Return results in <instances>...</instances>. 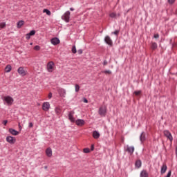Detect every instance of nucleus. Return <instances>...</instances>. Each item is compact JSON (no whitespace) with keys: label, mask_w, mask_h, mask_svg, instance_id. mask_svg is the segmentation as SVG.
Returning a JSON list of instances; mask_svg holds the SVG:
<instances>
[{"label":"nucleus","mask_w":177,"mask_h":177,"mask_svg":"<svg viewBox=\"0 0 177 177\" xmlns=\"http://www.w3.org/2000/svg\"><path fill=\"white\" fill-rule=\"evenodd\" d=\"M176 157H177V147L176 148Z\"/></svg>","instance_id":"3c124183"},{"label":"nucleus","mask_w":177,"mask_h":177,"mask_svg":"<svg viewBox=\"0 0 177 177\" xmlns=\"http://www.w3.org/2000/svg\"><path fill=\"white\" fill-rule=\"evenodd\" d=\"M164 135L165 136H166V138H167V139H169V140H170V142H172L174 140V137H172V134L171 133V132H169V131L165 130Z\"/></svg>","instance_id":"20e7f679"},{"label":"nucleus","mask_w":177,"mask_h":177,"mask_svg":"<svg viewBox=\"0 0 177 177\" xmlns=\"http://www.w3.org/2000/svg\"><path fill=\"white\" fill-rule=\"evenodd\" d=\"M43 13H46L48 16H50V15L52 14L48 9H44L43 10Z\"/></svg>","instance_id":"393cba45"},{"label":"nucleus","mask_w":177,"mask_h":177,"mask_svg":"<svg viewBox=\"0 0 177 177\" xmlns=\"http://www.w3.org/2000/svg\"><path fill=\"white\" fill-rule=\"evenodd\" d=\"M145 140H146V133H145V131H142L140 135V141L141 142V144H143Z\"/></svg>","instance_id":"9b49d317"},{"label":"nucleus","mask_w":177,"mask_h":177,"mask_svg":"<svg viewBox=\"0 0 177 177\" xmlns=\"http://www.w3.org/2000/svg\"><path fill=\"white\" fill-rule=\"evenodd\" d=\"M158 47V46L157 45V43L153 42L151 44V49H153V50H155V49H157Z\"/></svg>","instance_id":"b1692460"},{"label":"nucleus","mask_w":177,"mask_h":177,"mask_svg":"<svg viewBox=\"0 0 177 177\" xmlns=\"http://www.w3.org/2000/svg\"><path fill=\"white\" fill-rule=\"evenodd\" d=\"M46 154L47 157H52V149L50 148H47L46 150Z\"/></svg>","instance_id":"6ab92c4d"},{"label":"nucleus","mask_w":177,"mask_h":177,"mask_svg":"<svg viewBox=\"0 0 177 177\" xmlns=\"http://www.w3.org/2000/svg\"><path fill=\"white\" fill-rule=\"evenodd\" d=\"M57 92L61 97H66V90L64 88H58Z\"/></svg>","instance_id":"1a4fd4ad"},{"label":"nucleus","mask_w":177,"mask_h":177,"mask_svg":"<svg viewBox=\"0 0 177 177\" xmlns=\"http://www.w3.org/2000/svg\"><path fill=\"white\" fill-rule=\"evenodd\" d=\"M3 124H4V125H6V124H8V120H4Z\"/></svg>","instance_id":"09e8293b"},{"label":"nucleus","mask_w":177,"mask_h":177,"mask_svg":"<svg viewBox=\"0 0 177 177\" xmlns=\"http://www.w3.org/2000/svg\"><path fill=\"white\" fill-rule=\"evenodd\" d=\"M45 169H48V166L44 167Z\"/></svg>","instance_id":"603ef678"},{"label":"nucleus","mask_w":177,"mask_h":177,"mask_svg":"<svg viewBox=\"0 0 177 177\" xmlns=\"http://www.w3.org/2000/svg\"><path fill=\"white\" fill-rule=\"evenodd\" d=\"M32 127H34L32 122L29 123V128H32Z\"/></svg>","instance_id":"79ce46f5"},{"label":"nucleus","mask_w":177,"mask_h":177,"mask_svg":"<svg viewBox=\"0 0 177 177\" xmlns=\"http://www.w3.org/2000/svg\"><path fill=\"white\" fill-rule=\"evenodd\" d=\"M48 97V99H52V93H49Z\"/></svg>","instance_id":"a19ab883"},{"label":"nucleus","mask_w":177,"mask_h":177,"mask_svg":"<svg viewBox=\"0 0 177 177\" xmlns=\"http://www.w3.org/2000/svg\"><path fill=\"white\" fill-rule=\"evenodd\" d=\"M2 100L4 104H6L7 106H12V104H13V102H15V100L13 99V97L9 95L3 96L2 97Z\"/></svg>","instance_id":"f257e3e1"},{"label":"nucleus","mask_w":177,"mask_h":177,"mask_svg":"<svg viewBox=\"0 0 177 177\" xmlns=\"http://www.w3.org/2000/svg\"><path fill=\"white\" fill-rule=\"evenodd\" d=\"M18 74L19 75H21L22 77H25V75H27V71L24 69V67H19L17 70Z\"/></svg>","instance_id":"7ed1b4c3"},{"label":"nucleus","mask_w":177,"mask_h":177,"mask_svg":"<svg viewBox=\"0 0 177 177\" xmlns=\"http://www.w3.org/2000/svg\"><path fill=\"white\" fill-rule=\"evenodd\" d=\"M140 177H149V173L146 170H142L140 174Z\"/></svg>","instance_id":"f3484780"},{"label":"nucleus","mask_w":177,"mask_h":177,"mask_svg":"<svg viewBox=\"0 0 177 177\" xmlns=\"http://www.w3.org/2000/svg\"><path fill=\"white\" fill-rule=\"evenodd\" d=\"M5 71H6V73H10V71H12V66L7 65L5 68Z\"/></svg>","instance_id":"5701e85b"},{"label":"nucleus","mask_w":177,"mask_h":177,"mask_svg":"<svg viewBox=\"0 0 177 177\" xmlns=\"http://www.w3.org/2000/svg\"><path fill=\"white\" fill-rule=\"evenodd\" d=\"M135 166L136 168H140V167H142V161L140 160H136Z\"/></svg>","instance_id":"412c9836"},{"label":"nucleus","mask_w":177,"mask_h":177,"mask_svg":"<svg viewBox=\"0 0 177 177\" xmlns=\"http://www.w3.org/2000/svg\"><path fill=\"white\" fill-rule=\"evenodd\" d=\"M93 138H94V139H99V138H100V133H99V132L97 131H93Z\"/></svg>","instance_id":"a211bd4d"},{"label":"nucleus","mask_w":177,"mask_h":177,"mask_svg":"<svg viewBox=\"0 0 177 177\" xmlns=\"http://www.w3.org/2000/svg\"><path fill=\"white\" fill-rule=\"evenodd\" d=\"M77 53H78L79 55H82V50H77Z\"/></svg>","instance_id":"ea45409f"},{"label":"nucleus","mask_w":177,"mask_h":177,"mask_svg":"<svg viewBox=\"0 0 177 177\" xmlns=\"http://www.w3.org/2000/svg\"><path fill=\"white\" fill-rule=\"evenodd\" d=\"M49 109H50V104H49V102H44L42 105V109L44 110V111H48Z\"/></svg>","instance_id":"0eeeda50"},{"label":"nucleus","mask_w":177,"mask_h":177,"mask_svg":"<svg viewBox=\"0 0 177 177\" xmlns=\"http://www.w3.org/2000/svg\"><path fill=\"white\" fill-rule=\"evenodd\" d=\"M17 28H21V27H23V26H24V21H19L17 23Z\"/></svg>","instance_id":"4be33fe9"},{"label":"nucleus","mask_w":177,"mask_h":177,"mask_svg":"<svg viewBox=\"0 0 177 177\" xmlns=\"http://www.w3.org/2000/svg\"><path fill=\"white\" fill-rule=\"evenodd\" d=\"M6 140L7 142H8V143H10V145H13L16 142V138L15 137H12V136H8L6 138Z\"/></svg>","instance_id":"6e6552de"},{"label":"nucleus","mask_w":177,"mask_h":177,"mask_svg":"<svg viewBox=\"0 0 177 177\" xmlns=\"http://www.w3.org/2000/svg\"><path fill=\"white\" fill-rule=\"evenodd\" d=\"M91 149L92 151H93V150L95 149V146L93 145H91Z\"/></svg>","instance_id":"a18cd8bd"},{"label":"nucleus","mask_w":177,"mask_h":177,"mask_svg":"<svg viewBox=\"0 0 177 177\" xmlns=\"http://www.w3.org/2000/svg\"><path fill=\"white\" fill-rule=\"evenodd\" d=\"M35 50H39L41 49V47L39 46H35L34 47Z\"/></svg>","instance_id":"72a5a7b5"},{"label":"nucleus","mask_w":177,"mask_h":177,"mask_svg":"<svg viewBox=\"0 0 177 177\" xmlns=\"http://www.w3.org/2000/svg\"><path fill=\"white\" fill-rule=\"evenodd\" d=\"M119 32H120V30H115L113 32H112V34H114L115 35H118Z\"/></svg>","instance_id":"4c0bfd02"},{"label":"nucleus","mask_w":177,"mask_h":177,"mask_svg":"<svg viewBox=\"0 0 177 177\" xmlns=\"http://www.w3.org/2000/svg\"><path fill=\"white\" fill-rule=\"evenodd\" d=\"M75 124L78 127H83V125H85V120H84L82 119H78V120H75Z\"/></svg>","instance_id":"9d476101"},{"label":"nucleus","mask_w":177,"mask_h":177,"mask_svg":"<svg viewBox=\"0 0 177 177\" xmlns=\"http://www.w3.org/2000/svg\"><path fill=\"white\" fill-rule=\"evenodd\" d=\"M117 16V15L114 12L111 13V17H115Z\"/></svg>","instance_id":"37998d69"},{"label":"nucleus","mask_w":177,"mask_h":177,"mask_svg":"<svg viewBox=\"0 0 177 177\" xmlns=\"http://www.w3.org/2000/svg\"><path fill=\"white\" fill-rule=\"evenodd\" d=\"M84 153H91V149L89 148H85L83 149Z\"/></svg>","instance_id":"7c9ffc66"},{"label":"nucleus","mask_w":177,"mask_h":177,"mask_svg":"<svg viewBox=\"0 0 177 177\" xmlns=\"http://www.w3.org/2000/svg\"><path fill=\"white\" fill-rule=\"evenodd\" d=\"M6 27V24L5 22L0 23V28H5Z\"/></svg>","instance_id":"bb28decb"},{"label":"nucleus","mask_w":177,"mask_h":177,"mask_svg":"<svg viewBox=\"0 0 177 177\" xmlns=\"http://www.w3.org/2000/svg\"><path fill=\"white\" fill-rule=\"evenodd\" d=\"M102 73H104V74H111V71H102Z\"/></svg>","instance_id":"c9c22d12"},{"label":"nucleus","mask_w":177,"mask_h":177,"mask_svg":"<svg viewBox=\"0 0 177 177\" xmlns=\"http://www.w3.org/2000/svg\"><path fill=\"white\" fill-rule=\"evenodd\" d=\"M30 37H31L30 35L28 33L26 36V39H30Z\"/></svg>","instance_id":"58836bf2"},{"label":"nucleus","mask_w":177,"mask_h":177,"mask_svg":"<svg viewBox=\"0 0 177 177\" xmlns=\"http://www.w3.org/2000/svg\"><path fill=\"white\" fill-rule=\"evenodd\" d=\"M83 102L84 103H88V100L86 98H84Z\"/></svg>","instance_id":"c03bdc74"},{"label":"nucleus","mask_w":177,"mask_h":177,"mask_svg":"<svg viewBox=\"0 0 177 177\" xmlns=\"http://www.w3.org/2000/svg\"><path fill=\"white\" fill-rule=\"evenodd\" d=\"M50 42L53 45H59V44H60V40L57 37H54L51 39Z\"/></svg>","instance_id":"f8f14e48"},{"label":"nucleus","mask_w":177,"mask_h":177,"mask_svg":"<svg viewBox=\"0 0 177 177\" xmlns=\"http://www.w3.org/2000/svg\"><path fill=\"white\" fill-rule=\"evenodd\" d=\"M75 92H80V85L75 84Z\"/></svg>","instance_id":"cd10ccee"},{"label":"nucleus","mask_w":177,"mask_h":177,"mask_svg":"<svg viewBox=\"0 0 177 177\" xmlns=\"http://www.w3.org/2000/svg\"><path fill=\"white\" fill-rule=\"evenodd\" d=\"M9 132L10 133H11V135H13L14 136H17V135H19V131L13 129H9Z\"/></svg>","instance_id":"dca6fc26"},{"label":"nucleus","mask_w":177,"mask_h":177,"mask_svg":"<svg viewBox=\"0 0 177 177\" xmlns=\"http://www.w3.org/2000/svg\"><path fill=\"white\" fill-rule=\"evenodd\" d=\"M28 34L30 35V36L35 35V30H31Z\"/></svg>","instance_id":"f704fd0d"},{"label":"nucleus","mask_w":177,"mask_h":177,"mask_svg":"<svg viewBox=\"0 0 177 177\" xmlns=\"http://www.w3.org/2000/svg\"><path fill=\"white\" fill-rule=\"evenodd\" d=\"M126 151H128L129 154H133V152L135 151V147L133 146L129 147L127 145Z\"/></svg>","instance_id":"ddd939ff"},{"label":"nucleus","mask_w":177,"mask_h":177,"mask_svg":"<svg viewBox=\"0 0 177 177\" xmlns=\"http://www.w3.org/2000/svg\"><path fill=\"white\" fill-rule=\"evenodd\" d=\"M55 111L56 114H57V115H59V114H60L62 110L60 109V108H55Z\"/></svg>","instance_id":"a878e982"},{"label":"nucleus","mask_w":177,"mask_h":177,"mask_svg":"<svg viewBox=\"0 0 177 177\" xmlns=\"http://www.w3.org/2000/svg\"><path fill=\"white\" fill-rule=\"evenodd\" d=\"M175 1L176 0H167V2L169 5H174V3H175Z\"/></svg>","instance_id":"c85d7f7f"},{"label":"nucleus","mask_w":177,"mask_h":177,"mask_svg":"<svg viewBox=\"0 0 177 177\" xmlns=\"http://www.w3.org/2000/svg\"><path fill=\"white\" fill-rule=\"evenodd\" d=\"M167 169H168V167H167V165L165 164H163L161 166V169H160L161 175H164V174H165V172H167Z\"/></svg>","instance_id":"4468645a"},{"label":"nucleus","mask_w":177,"mask_h":177,"mask_svg":"<svg viewBox=\"0 0 177 177\" xmlns=\"http://www.w3.org/2000/svg\"><path fill=\"white\" fill-rule=\"evenodd\" d=\"M153 38H155V39H158V38H160V35H158V34H155L154 35H153Z\"/></svg>","instance_id":"e433bc0d"},{"label":"nucleus","mask_w":177,"mask_h":177,"mask_svg":"<svg viewBox=\"0 0 177 177\" xmlns=\"http://www.w3.org/2000/svg\"><path fill=\"white\" fill-rule=\"evenodd\" d=\"M104 41H105L106 44H107L108 45H111V39L110 38L109 36H106L104 38Z\"/></svg>","instance_id":"aec40b11"},{"label":"nucleus","mask_w":177,"mask_h":177,"mask_svg":"<svg viewBox=\"0 0 177 177\" xmlns=\"http://www.w3.org/2000/svg\"><path fill=\"white\" fill-rule=\"evenodd\" d=\"M106 64H107V61H104L103 65H104V66H106Z\"/></svg>","instance_id":"de8ad7c7"},{"label":"nucleus","mask_w":177,"mask_h":177,"mask_svg":"<svg viewBox=\"0 0 177 177\" xmlns=\"http://www.w3.org/2000/svg\"><path fill=\"white\" fill-rule=\"evenodd\" d=\"M70 10H71V11L73 12V11H74V8H70Z\"/></svg>","instance_id":"8fccbe9b"},{"label":"nucleus","mask_w":177,"mask_h":177,"mask_svg":"<svg viewBox=\"0 0 177 177\" xmlns=\"http://www.w3.org/2000/svg\"><path fill=\"white\" fill-rule=\"evenodd\" d=\"M99 114L100 115H104L106 114V107L101 106L99 109Z\"/></svg>","instance_id":"2eb2a0df"},{"label":"nucleus","mask_w":177,"mask_h":177,"mask_svg":"<svg viewBox=\"0 0 177 177\" xmlns=\"http://www.w3.org/2000/svg\"><path fill=\"white\" fill-rule=\"evenodd\" d=\"M171 175H172V171L169 170L165 177H171Z\"/></svg>","instance_id":"473e14b6"},{"label":"nucleus","mask_w":177,"mask_h":177,"mask_svg":"<svg viewBox=\"0 0 177 177\" xmlns=\"http://www.w3.org/2000/svg\"><path fill=\"white\" fill-rule=\"evenodd\" d=\"M62 19L66 23H68V21H70V11L66 12L62 16Z\"/></svg>","instance_id":"39448f33"},{"label":"nucleus","mask_w":177,"mask_h":177,"mask_svg":"<svg viewBox=\"0 0 177 177\" xmlns=\"http://www.w3.org/2000/svg\"><path fill=\"white\" fill-rule=\"evenodd\" d=\"M53 70H55V63L51 61L47 64V71L53 73Z\"/></svg>","instance_id":"f03ea898"},{"label":"nucleus","mask_w":177,"mask_h":177,"mask_svg":"<svg viewBox=\"0 0 177 177\" xmlns=\"http://www.w3.org/2000/svg\"><path fill=\"white\" fill-rule=\"evenodd\" d=\"M18 127H19V131H21V125H20V123L19 124V125H18Z\"/></svg>","instance_id":"49530a36"},{"label":"nucleus","mask_w":177,"mask_h":177,"mask_svg":"<svg viewBox=\"0 0 177 177\" xmlns=\"http://www.w3.org/2000/svg\"><path fill=\"white\" fill-rule=\"evenodd\" d=\"M75 112L73 111L69 112L68 113V119L71 122H75V118H74Z\"/></svg>","instance_id":"423d86ee"},{"label":"nucleus","mask_w":177,"mask_h":177,"mask_svg":"<svg viewBox=\"0 0 177 177\" xmlns=\"http://www.w3.org/2000/svg\"><path fill=\"white\" fill-rule=\"evenodd\" d=\"M141 93L142 91H134V95H136V96H139Z\"/></svg>","instance_id":"c756f323"},{"label":"nucleus","mask_w":177,"mask_h":177,"mask_svg":"<svg viewBox=\"0 0 177 177\" xmlns=\"http://www.w3.org/2000/svg\"><path fill=\"white\" fill-rule=\"evenodd\" d=\"M72 52H73V53H77V48H75V46H73L72 47Z\"/></svg>","instance_id":"2f4dec72"}]
</instances>
